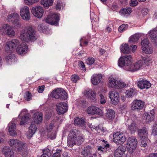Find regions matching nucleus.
Returning <instances> with one entry per match:
<instances>
[{
    "label": "nucleus",
    "mask_w": 157,
    "mask_h": 157,
    "mask_svg": "<svg viewBox=\"0 0 157 157\" xmlns=\"http://www.w3.org/2000/svg\"><path fill=\"white\" fill-rule=\"evenodd\" d=\"M132 57L131 56L125 55L120 57L118 61L119 67H123L126 71L134 72L140 69L143 65V62L139 61L136 63H131Z\"/></svg>",
    "instance_id": "nucleus-1"
},
{
    "label": "nucleus",
    "mask_w": 157,
    "mask_h": 157,
    "mask_svg": "<svg viewBox=\"0 0 157 157\" xmlns=\"http://www.w3.org/2000/svg\"><path fill=\"white\" fill-rule=\"evenodd\" d=\"M19 38L26 42L29 41H34L37 39L34 30L30 26L27 27L21 31Z\"/></svg>",
    "instance_id": "nucleus-2"
},
{
    "label": "nucleus",
    "mask_w": 157,
    "mask_h": 157,
    "mask_svg": "<svg viewBox=\"0 0 157 157\" xmlns=\"http://www.w3.org/2000/svg\"><path fill=\"white\" fill-rule=\"evenodd\" d=\"M84 140L82 136H79L78 137L76 132L74 131L71 130L68 136L67 145L70 147H72L75 144L79 145L82 143Z\"/></svg>",
    "instance_id": "nucleus-3"
},
{
    "label": "nucleus",
    "mask_w": 157,
    "mask_h": 157,
    "mask_svg": "<svg viewBox=\"0 0 157 157\" xmlns=\"http://www.w3.org/2000/svg\"><path fill=\"white\" fill-rule=\"evenodd\" d=\"M108 85L110 87L120 89L124 87L126 84L122 80H118L111 76L109 78Z\"/></svg>",
    "instance_id": "nucleus-4"
},
{
    "label": "nucleus",
    "mask_w": 157,
    "mask_h": 157,
    "mask_svg": "<svg viewBox=\"0 0 157 157\" xmlns=\"http://www.w3.org/2000/svg\"><path fill=\"white\" fill-rule=\"evenodd\" d=\"M20 44L18 40L15 39L7 42L5 47V51L8 53L13 52L15 50H16V48Z\"/></svg>",
    "instance_id": "nucleus-5"
},
{
    "label": "nucleus",
    "mask_w": 157,
    "mask_h": 157,
    "mask_svg": "<svg viewBox=\"0 0 157 157\" xmlns=\"http://www.w3.org/2000/svg\"><path fill=\"white\" fill-rule=\"evenodd\" d=\"M53 98L56 99L65 100L67 98V95L66 91L62 88H57L54 90L52 94Z\"/></svg>",
    "instance_id": "nucleus-6"
},
{
    "label": "nucleus",
    "mask_w": 157,
    "mask_h": 157,
    "mask_svg": "<svg viewBox=\"0 0 157 157\" xmlns=\"http://www.w3.org/2000/svg\"><path fill=\"white\" fill-rule=\"evenodd\" d=\"M137 141L134 137H129L127 141L126 146L128 151L130 153L133 152L136 148Z\"/></svg>",
    "instance_id": "nucleus-7"
},
{
    "label": "nucleus",
    "mask_w": 157,
    "mask_h": 157,
    "mask_svg": "<svg viewBox=\"0 0 157 157\" xmlns=\"http://www.w3.org/2000/svg\"><path fill=\"white\" fill-rule=\"evenodd\" d=\"M59 20V15L56 13H51L44 18L45 21L50 24L56 25Z\"/></svg>",
    "instance_id": "nucleus-8"
},
{
    "label": "nucleus",
    "mask_w": 157,
    "mask_h": 157,
    "mask_svg": "<svg viewBox=\"0 0 157 157\" xmlns=\"http://www.w3.org/2000/svg\"><path fill=\"white\" fill-rule=\"evenodd\" d=\"M126 140L125 137L121 132H117L113 135V140L117 144H123Z\"/></svg>",
    "instance_id": "nucleus-9"
},
{
    "label": "nucleus",
    "mask_w": 157,
    "mask_h": 157,
    "mask_svg": "<svg viewBox=\"0 0 157 157\" xmlns=\"http://www.w3.org/2000/svg\"><path fill=\"white\" fill-rule=\"evenodd\" d=\"M20 14L24 20L29 21L31 18L29 7L26 6L21 7L20 10Z\"/></svg>",
    "instance_id": "nucleus-10"
},
{
    "label": "nucleus",
    "mask_w": 157,
    "mask_h": 157,
    "mask_svg": "<svg viewBox=\"0 0 157 157\" xmlns=\"http://www.w3.org/2000/svg\"><path fill=\"white\" fill-rule=\"evenodd\" d=\"M31 12L33 15L38 18H41L44 13V10L43 7L38 6L33 7Z\"/></svg>",
    "instance_id": "nucleus-11"
},
{
    "label": "nucleus",
    "mask_w": 157,
    "mask_h": 157,
    "mask_svg": "<svg viewBox=\"0 0 157 157\" xmlns=\"http://www.w3.org/2000/svg\"><path fill=\"white\" fill-rule=\"evenodd\" d=\"M56 110L59 114L65 113L68 109L67 104L64 102L57 103L56 104Z\"/></svg>",
    "instance_id": "nucleus-12"
},
{
    "label": "nucleus",
    "mask_w": 157,
    "mask_h": 157,
    "mask_svg": "<svg viewBox=\"0 0 157 157\" xmlns=\"http://www.w3.org/2000/svg\"><path fill=\"white\" fill-rule=\"evenodd\" d=\"M87 111L89 114L92 115L96 114L101 116H102L103 115L101 110L94 105L89 107L87 108Z\"/></svg>",
    "instance_id": "nucleus-13"
},
{
    "label": "nucleus",
    "mask_w": 157,
    "mask_h": 157,
    "mask_svg": "<svg viewBox=\"0 0 157 157\" xmlns=\"http://www.w3.org/2000/svg\"><path fill=\"white\" fill-rule=\"evenodd\" d=\"M15 150L16 152L20 154L23 157H26L28 155V150L26 143H23L19 148H16Z\"/></svg>",
    "instance_id": "nucleus-14"
},
{
    "label": "nucleus",
    "mask_w": 157,
    "mask_h": 157,
    "mask_svg": "<svg viewBox=\"0 0 157 157\" xmlns=\"http://www.w3.org/2000/svg\"><path fill=\"white\" fill-rule=\"evenodd\" d=\"M109 96L112 104L116 105L118 103L119 100V96L118 93L116 91L113 90L110 92Z\"/></svg>",
    "instance_id": "nucleus-15"
},
{
    "label": "nucleus",
    "mask_w": 157,
    "mask_h": 157,
    "mask_svg": "<svg viewBox=\"0 0 157 157\" xmlns=\"http://www.w3.org/2000/svg\"><path fill=\"white\" fill-rule=\"evenodd\" d=\"M144 106V102L140 100H136L132 102L131 109L132 110L138 111L142 109Z\"/></svg>",
    "instance_id": "nucleus-16"
},
{
    "label": "nucleus",
    "mask_w": 157,
    "mask_h": 157,
    "mask_svg": "<svg viewBox=\"0 0 157 157\" xmlns=\"http://www.w3.org/2000/svg\"><path fill=\"white\" fill-rule=\"evenodd\" d=\"M28 46L25 43L20 44L16 48V51L17 53L21 55H23L27 52Z\"/></svg>",
    "instance_id": "nucleus-17"
},
{
    "label": "nucleus",
    "mask_w": 157,
    "mask_h": 157,
    "mask_svg": "<svg viewBox=\"0 0 157 157\" xmlns=\"http://www.w3.org/2000/svg\"><path fill=\"white\" fill-rule=\"evenodd\" d=\"M27 110L26 109H23L21 112L18 117H19L21 114H25L24 117H23L21 119V121L20 123L21 125H24L25 124L27 123L28 121L29 120L30 115L29 113H27Z\"/></svg>",
    "instance_id": "nucleus-18"
},
{
    "label": "nucleus",
    "mask_w": 157,
    "mask_h": 157,
    "mask_svg": "<svg viewBox=\"0 0 157 157\" xmlns=\"http://www.w3.org/2000/svg\"><path fill=\"white\" fill-rule=\"evenodd\" d=\"M126 151L125 146H119L116 150L114 152L115 157H124V153Z\"/></svg>",
    "instance_id": "nucleus-19"
},
{
    "label": "nucleus",
    "mask_w": 157,
    "mask_h": 157,
    "mask_svg": "<svg viewBox=\"0 0 157 157\" xmlns=\"http://www.w3.org/2000/svg\"><path fill=\"white\" fill-rule=\"evenodd\" d=\"M23 143L15 139H11L9 141V145L13 148V150L15 151H16V148H19Z\"/></svg>",
    "instance_id": "nucleus-20"
},
{
    "label": "nucleus",
    "mask_w": 157,
    "mask_h": 157,
    "mask_svg": "<svg viewBox=\"0 0 157 157\" xmlns=\"http://www.w3.org/2000/svg\"><path fill=\"white\" fill-rule=\"evenodd\" d=\"M2 151L6 157H14V152L12 149L8 146L4 147Z\"/></svg>",
    "instance_id": "nucleus-21"
},
{
    "label": "nucleus",
    "mask_w": 157,
    "mask_h": 157,
    "mask_svg": "<svg viewBox=\"0 0 157 157\" xmlns=\"http://www.w3.org/2000/svg\"><path fill=\"white\" fill-rule=\"evenodd\" d=\"M154 110L153 109L150 111L149 112L145 113L143 115V119L145 120L146 122L149 123L154 120Z\"/></svg>",
    "instance_id": "nucleus-22"
},
{
    "label": "nucleus",
    "mask_w": 157,
    "mask_h": 157,
    "mask_svg": "<svg viewBox=\"0 0 157 157\" xmlns=\"http://www.w3.org/2000/svg\"><path fill=\"white\" fill-rule=\"evenodd\" d=\"M129 121H126V124L127 126L128 130L131 133H132L135 132L136 131L137 128V124L134 121H132L130 122V124H128Z\"/></svg>",
    "instance_id": "nucleus-23"
},
{
    "label": "nucleus",
    "mask_w": 157,
    "mask_h": 157,
    "mask_svg": "<svg viewBox=\"0 0 157 157\" xmlns=\"http://www.w3.org/2000/svg\"><path fill=\"white\" fill-rule=\"evenodd\" d=\"M151 84L147 80H141L138 82V87L141 89H147L151 86Z\"/></svg>",
    "instance_id": "nucleus-24"
},
{
    "label": "nucleus",
    "mask_w": 157,
    "mask_h": 157,
    "mask_svg": "<svg viewBox=\"0 0 157 157\" xmlns=\"http://www.w3.org/2000/svg\"><path fill=\"white\" fill-rule=\"evenodd\" d=\"M37 129L36 125L32 122L29 128L28 133L27 134V136L28 138H31L33 134L35 133Z\"/></svg>",
    "instance_id": "nucleus-25"
},
{
    "label": "nucleus",
    "mask_w": 157,
    "mask_h": 157,
    "mask_svg": "<svg viewBox=\"0 0 157 157\" xmlns=\"http://www.w3.org/2000/svg\"><path fill=\"white\" fill-rule=\"evenodd\" d=\"M43 114L40 112L35 113L33 115V118L34 122L36 124L41 122L42 120Z\"/></svg>",
    "instance_id": "nucleus-26"
},
{
    "label": "nucleus",
    "mask_w": 157,
    "mask_h": 157,
    "mask_svg": "<svg viewBox=\"0 0 157 157\" xmlns=\"http://www.w3.org/2000/svg\"><path fill=\"white\" fill-rule=\"evenodd\" d=\"M101 78L102 76L101 74H94L91 77L92 83L94 85H97L100 82Z\"/></svg>",
    "instance_id": "nucleus-27"
},
{
    "label": "nucleus",
    "mask_w": 157,
    "mask_h": 157,
    "mask_svg": "<svg viewBox=\"0 0 157 157\" xmlns=\"http://www.w3.org/2000/svg\"><path fill=\"white\" fill-rule=\"evenodd\" d=\"M93 153L92 149L89 145L84 147L82 152V154L84 157H87Z\"/></svg>",
    "instance_id": "nucleus-28"
},
{
    "label": "nucleus",
    "mask_w": 157,
    "mask_h": 157,
    "mask_svg": "<svg viewBox=\"0 0 157 157\" xmlns=\"http://www.w3.org/2000/svg\"><path fill=\"white\" fill-rule=\"evenodd\" d=\"M84 95L86 97L90 98L94 100L95 97V94L94 92L91 89H89L85 91L84 93Z\"/></svg>",
    "instance_id": "nucleus-29"
},
{
    "label": "nucleus",
    "mask_w": 157,
    "mask_h": 157,
    "mask_svg": "<svg viewBox=\"0 0 157 157\" xmlns=\"http://www.w3.org/2000/svg\"><path fill=\"white\" fill-rule=\"evenodd\" d=\"M9 131L10 135L12 136L16 135L17 133L16 131V124L14 123L10 122L9 124Z\"/></svg>",
    "instance_id": "nucleus-30"
},
{
    "label": "nucleus",
    "mask_w": 157,
    "mask_h": 157,
    "mask_svg": "<svg viewBox=\"0 0 157 157\" xmlns=\"http://www.w3.org/2000/svg\"><path fill=\"white\" fill-rule=\"evenodd\" d=\"M10 25L7 24H4L0 27V34L6 35L8 30H10Z\"/></svg>",
    "instance_id": "nucleus-31"
},
{
    "label": "nucleus",
    "mask_w": 157,
    "mask_h": 157,
    "mask_svg": "<svg viewBox=\"0 0 157 157\" xmlns=\"http://www.w3.org/2000/svg\"><path fill=\"white\" fill-rule=\"evenodd\" d=\"M132 10L129 8H126L121 9L120 11V13L123 16H128L129 15L131 12Z\"/></svg>",
    "instance_id": "nucleus-32"
},
{
    "label": "nucleus",
    "mask_w": 157,
    "mask_h": 157,
    "mask_svg": "<svg viewBox=\"0 0 157 157\" xmlns=\"http://www.w3.org/2000/svg\"><path fill=\"white\" fill-rule=\"evenodd\" d=\"M85 122L83 119L80 118L78 117H77L74 120L75 124L78 126H84L85 125Z\"/></svg>",
    "instance_id": "nucleus-33"
},
{
    "label": "nucleus",
    "mask_w": 157,
    "mask_h": 157,
    "mask_svg": "<svg viewBox=\"0 0 157 157\" xmlns=\"http://www.w3.org/2000/svg\"><path fill=\"white\" fill-rule=\"evenodd\" d=\"M141 36V35L139 33H136L131 36L129 38V42L130 43H134L137 42Z\"/></svg>",
    "instance_id": "nucleus-34"
},
{
    "label": "nucleus",
    "mask_w": 157,
    "mask_h": 157,
    "mask_svg": "<svg viewBox=\"0 0 157 157\" xmlns=\"http://www.w3.org/2000/svg\"><path fill=\"white\" fill-rule=\"evenodd\" d=\"M147 131L146 128H144L138 130V135L141 138L147 137Z\"/></svg>",
    "instance_id": "nucleus-35"
},
{
    "label": "nucleus",
    "mask_w": 157,
    "mask_h": 157,
    "mask_svg": "<svg viewBox=\"0 0 157 157\" xmlns=\"http://www.w3.org/2000/svg\"><path fill=\"white\" fill-rule=\"evenodd\" d=\"M115 112L113 109H109L107 110L106 116L109 119H113L115 117Z\"/></svg>",
    "instance_id": "nucleus-36"
},
{
    "label": "nucleus",
    "mask_w": 157,
    "mask_h": 157,
    "mask_svg": "<svg viewBox=\"0 0 157 157\" xmlns=\"http://www.w3.org/2000/svg\"><path fill=\"white\" fill-rule=\"evenodd\" d=\"M121 51L124 53H128L130 52V49L128 44H122L120 47Z\"/></svg>",
    "instance_id": "nucleus-37"
},
{
    "label": "nucleus",
    "mask_w": 157,
    "mask_h": 157,
    "mask_svg": "<svg viewBox=\"0 0 157 157\" xmlns=\"http://www.w3.org/2000/svg\"><path fill=\"white\" fill-rule=\"evenodd\" d=\"M40 3L44 7H48L52 5L53 0H41Z\"/></svg>",
    "instance_id": "nucleus-38"
},
{
    "label": "nucleus",
    "mask_w": 157,
    "mask_h": 157,
    "mask_svg": "<svg viewBox=\"0 0 157 157\" xmlns=\"http://www.w3.org/2000/svg\"><path fill=\"white\" fill-rule=\"evenodd\" d=\"M19 16L18 14L17 13H12L8 16V21L10 22L13 21H14L15 19H16V18H18Z\"/></svg>",
    "instance_id": "nucleus-39"
},
{
    "label": "nucleus",
    "mask_w": 157,
    "mask_h": 157,
    "mask_svg": "<svg viewBox=\"0 0 157 157\" xmlns=\"http://www.w3.org/2000/svg\"><path fill=\"white\" fill-rule=\"evenodd\" d=\"M15 56L12 54H10L8 56L6 57L5 59L7 63H11L14 62Z\"/></svg>",
    "instance_id": "nucleus-40"
},
{
    "label": "nucleus",
    "mask_w": 157,
    "mask_h": 157,
    "mask_svg": "<svg viewBox=\"0 0 157 157\" xmlns=\"http://www.w3.org/2000/svg\"><path fill=\"white\" fill-rule=\"evenodd\" d=\"M20 17L18 16V18L14 19L13 22V25L14 27L16 29H18L21 27V24L19 21Z\"/></svg>",
    "instance_id": "nucleus-41"
},
{
    "label": "nucleus",
    "mask_w": 157,
    "mask_h": 157,
    "mask_svg": "<svg viewBox=\"0 0 157 157\" xmlns=\"http://www.w3.org/2000/svg\"><path fill=\"white\" fill-rule=\"evenodd\" d=\"M136 93V90L134 88H131L127 90L126 92V95L128 97H131Z\"/></svg>",
    "instance_id": "nucleus-42"
},
{
    "label": "nucleus",
    "mask_w": 157,
    "mask_h": 157,
    "mask_svg": "<svg viewBox=\"0 0 157 157\" xmlns=\"http://www.w3.org/2000/svg\"><path fill=\"white\" fill-rule=\"evenodd\" d=\"M38 29L40 32L45 34L47 33V31L49 30L48 28H45V26L42 24L39 25L38 27Z\"/></svg>",
    "instance_id": "nucleus-43"
},
{
    "label": "nucleus",
    "mask_w": 157,
    "mask_h": 157,
    "mask_svg": "<svg viewBox=\"0 0 157 157\" xmlns=\"http://www.w3.org/2000/svg\"><path fill=\"white\" fill-rule=\"evenodd\" d=\"M150 36L152 39L155 40L157 39V30L154 29L151 31Z\"/></svg>",
    "instance_id": "nucleus-44"
},
{
    "label": "nucleus",
    "mask_w": 157,
    "mask_h": 157,
    "mask_svg": "<svg viewBox=\"0 0 157 157\" xmlns=\"http://www.w3.org/2000/svg\"><path fill=\"white\" fill-rule=\"evenodd\" d=\"M140 141V145L141 146L145 147L147 145L148 139L147 137H142L141 138Z\"/></svg>",
    "instance_id": "nucleus-45"
},
{
    "label": "nucleus",
    "mask_w": 157,
    "mask_h": 157,
    "mask_svg": "<svg viewBox=\"0 0 157 157\" xmlns=\"http://www.w3.org/2000/svg\"><path fill=\"white\" fill-rule=\"evenodd\" d=\"M145 48L144 49L143 48H142L143 52L145 53L150 54L153 52L152 48L149 47V45L145 47Z\"/></svg>",
    "instance_id": "nucleus-46"
},
{
    "label": "nucleus",
    "mask_w": 157,
    "mask_h": 157,
    "mask_svg": "<svg viewBox=\"0 0 157 157\" xmlns=\"http://www.w3.org/2000/svg\"><path fill=\"white\" fill-rule=\"evenodd\" d=\"M149 41L147 38H145L144 39L142 40L141 42L142 45V48H143L144 49L145 48V47L149 45Z\"/></svg>",
    "instance_id": "nucleus-47"
},
{
    "label": "nucleus",
    "mask_w": 157,
    "mask_h": 157,
    "mask_svg": "<svg viewBox=\"0 0 157 157\" xmlns=\"http://www.w3.org/2000/svg\"><path fill=\"white\" fill-rule=\"evenodd\" d=\"M40 0H24V3L28 5H31L37 3Z\"/></svg>",
    "instance_id": "nucleus-48"
},
{
    "label": "nucleus",
    "mask_w": 157,
    "mask_h": 157,
    "mask_svg": "<svg viewBox=\"0 0 157 157\" xmlns=\"http://www.w3.org/2000/svg\"><path fill=\"white\" fill-rule=\"evenodd\" d=\"M78 68L81 70L85 71L86 68L84 63L81 61H79L78 63Z\"/></svg>",
    "instance_id": "nucleus-49"
},
{
    "label": "nucleus",
    "mask_w": 157,
    "mask_h": 157,
    "mask_svg": "<svg viewBox=\"0 0 157 157\" xmlns=\"http://www.w3.org/2000/svg\"><path fill=\"white\" fill-rule=\"evenodd\" d=\"M10 30H8L6 35H7L10 36H13L15 34V32L12 28L10 26L9 28Z\"/></svg>",
    "instance_id": "nucleus-50"
},
{
    "label": "nucleus",
    "mask_w": 157,
    "mask_h": 157,
    "mask_svg": "<svg viewBox=\"0 0 157 157\" xmlns=\"http://www.w3.org/2000/svg\"><path fill=\"white\" fill-rule=\"evenodd\" d=\"M95 61V59L94 58L92 57H90L86 59V63L89 65H91L93 64Z\"/></svg>",
    "instance_id": "nucleus-51"
},
{
    "label": "nucleus",
    "mask_w": 157,
    "mask_h": 157,
    "mask_svg": "<svg viewBox=\"0 0 157 157\" xmlns=\"http://www.w3.org/2000/svg\"><path fill=\"white\" fill-rule=\"evenodd\" d=\"M127 28V25L123 24L121 25L118 27V29L119 32L121 33L126 30Z\"/></svg>",
    "instance_id": "nucleus-52"
},
{
    "label": "nucleus",
    "mask_w": 157,
    "mask_h": 157,
    "mask_svg": "<svg viewBox=\"0 0 157 157\" xmlns=\"http://www.w3.org/2000/svg\"><path fill=\"white\" fill-rule=\"evenodd\" d=\"M142 59L144 61V64L147 66L149 65L151 63V59L150 57H143Z\"/></svg>",
    "instance_id": "nucleus-53"
},
{
    "label": "nucleus",
    "mask_w": 157,
    "mask_h": 157,
    "mask_svg": "<svg viewBox=\"0 0 157 157\" xmlns=\"http://www.w3.org/2000/svg\"><path fill=\"white\" fill-rule=\"evenodd\" d=\"M62 154V150L60 149H57L56 152L54 153L52 157H60Z\"/></svg>",
    "instance_id": "nucleus-54"
},
{
    "label": "nucleus",
    "mask_w": 157,
    "mask_h": 157,
    "mask_svg": "<svg viewBox=\"0 0 157 157\" xmlns=\"http://www.w3.org/2000/svg\"><path fill=\"white\" fill-rule=\"evenodd\" d=\"M32 94L29 91L25 93V99L27 101H29L31 99Z\"/></svg>",
    "instance_id": "nucleus-55"
},
{
    "label": "nucleus",
    "mask_w": 157,
    "mask_h": 157,
    "mask_svg": "<svg viewBox=\"0 0 157 157\" xmlns=\"http://www.w3.org/2000/svg\"><path fill=\"white\" fill-rule=\"evenodd\" d=\"M79 79V77L77 75H74L71 76V80L74 83H76Z\"/></svg>",
    "instance_id": "nucleus-56"
},
{
    "label": "nucleus",
    "mask_w": 157,
    "mask_h": 157,
    "mask_svg": "<svg viewBox=\"0 0 157 157\" xmlns=\"http://www.w3.org/2000/svg\"><path fill=\"white\" fill-rule=\"evenodd\" d=\"M54 126V122H52L47 127V129L48 132H51Z\"/></svg>",
    "instance_id": "nucleus-57"
},
{
    "label": "nucleus",
    "mask_w": 157,
    "mask_h": 157,
    "mask_svg": "<svg viewBox=\"0 0 157 157\" xmlns=\"http://www.w3.org/2000/svg\"><path fill=\"white\" fill-rule=\"evenodd\" d=\"M148 12V10L147 9H144L141 10L142 16H140V17H144L147 14Z\"/></svg>",
    "instance_id": "nucleus-58"
},
{
    "label": "nucleus",
    "mask_w": 157,
    "mask_h": 157,
    "mask_svg": "<svg viewBox=\"0 0 157 157\" xmlns=\"http://www.w3.org/2000/svg\"><path fill=\"white\" fill-rule=\"evenodd\" d=\"M63 7V5L61 2H57L56 6V9L57 10H60Z\"/></svg>",
    "instance_id": "nucleus-59"
},
{
    "label": "nucleus",
    "mask_w": 157,
    "mask_h": 157,
    "mask_svg": "<svg viewBox=\"0 0 157 157\" xmlns=\"http://www.w3.org/2000/svg\"><path fill=\"white\" fill-rule=\"evenodd\" d=\"M152 132L155 135H157V124L154 125Z\"/></svg>",
    "instance_id": "nucleus-60"
},
{
    "label": "nucleus",
    "mask_w": 157,
    "mask_h": 157,
    "mask_svg": "<svg viewBox=\"0 0 157 157\" xmlns=\"http://www.w3.org/2000/svg\"><path fill=\"white\" fill-rule=\"evenodd\" d=\"M138 2L136 0H132L130 5L131 6H136Z\"/></svg>",
    "instance_id": "nucleus-61"
},
{
    "label": "nucleus",
    "mask_w": 157,
    "mask_h": 157,
    "mask_svg": "<svg viewBox=\"0 0 157 157\" xmlns=\"http://www.w3.org/2000/svg\"><path fill=\"white\" fill-rule=\"evenodd\" d=\"M44 88V86L42 85L39 86L38 89V91L39 93H42L43 91Z\"/></svg>",
    "instance_id": "nucleus-62"
},
{
    "label": "nucleus",
    "mask_w": 157,
    "mask_h": 157,
    "mask_svg": "<svg viewBox=\"0 0 157 157\" xmlns=\"http://www.w3.org/2000/svg\"><path fill=\"white\" fill-rule=\"evenodd\" d=\"M4 136V135L3 132L0 133V143L4 142V140L3 137Z\"/></svg>",
    "instance_id": "nucleus-63"
},
{
    "label": "nucleus",
    "mask_w": 157,
    "mask_h": 157,
    "mask_svg": "<svg viewBox=\"0 0 157 157\" xmlns=\"http://www.w3.org/2000/svg\"><path fill=\"white\" fill-rule=\"evenodd\" d=\"M63 157H70L71 155L67 152H64L63 153Z\"/></svg>",
    "instance_id": "nucleus-64"
}]
</instances>
